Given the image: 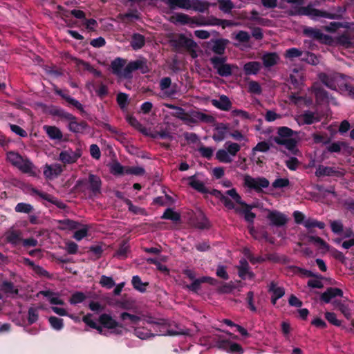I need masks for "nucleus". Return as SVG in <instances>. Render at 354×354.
<instances>
[{"label": "nucleus", "mask_w": 354, "mask_h": 354, "mask_svg": "<svg viewBox=\"0 0 354 354\" xmlns=\"http://www.w3.org/2000/svg\"><path fill=\"white\" fill-rule=\"evenodd\" d=\"M312 136L314 142L316 144L322 143L324 145H328L330 144L331 142V138L330 137H328L326 134L322 135L317 133H315L313 134Z\"/></svg>", "instance_id": "obj_59"}, {"label": "nucleus", "mask_w": 354, "mask_h": 354, "mask_svg": "<svg viewBox=\"0 0 354 354\" xmlns=\"http://www.w3.org/2000/svg\"><path fill=\"white\" fill-rule=\"evenodd\" d=\"M336 297H343L342 290L338 288L330 287L321 295L320 299L324 303L328 304L332 299Z\"/></svg>", "instance_id": "obj_22"}, {"label": "nucleus", "mask_w": 354, "mask_h": 354, "mask_svg": "<svg viewBox=\"0 0 354 354\" xmlns=\"http://www.w3.org/2000/svg\"><path fill=\"white\" fill-rule=\"evenodd\" d=\"M227 196H230L237 204L240 205L241 207L235 206L234 211L238 214H244V218L245 221L250 224H253L256 214L251 212L253 208L252 205L247 204L245 202L242 201L241 196L237 192L235 188H232L225 192Z\"/></svg>", "instance_id": "obj_4"}, {"label": "nucleus", "mask_w": 354, "mask_h": 354, "mask_svg": "<svg viewBox=\"0 0 354 354\" xmlns=\"http://www.w3.org/2000/svg\"><path fill=\"white\" fill-rule=\"evenodd\" d=\"M303 33L306 37L324 44H330L333 41L331 36L324 34L317 28L307 26L304 28Z\"/></svg>", "instance_id": "obj_13"}, {"label": "nucleus", "mask_w": 354, "mask_h": 354, "mask_svg": "<svg viewBox=\"0 0 354 354\" xmlns=\"http://www.w3.org/2000/svg\"><path fill=\"white\" fill-rule=\"evenodd\" d=\"M1 290L5 294L17 295L19 290L15 287L14 283L9 281H3L0 285Z\"/></svg>", "instance_id": "obj_38"}, {"label": "nucleus", "mask_w": 354, "mask_h": 354, "mask_svg": "<svg viewBox=\"0 0 354 354\" xmlns=\"http://www.w3.org/2000/svg\"><path fill=\"white\" fill-rule=\"evenodd\" d=\"M250 266L245 259H242L239 261V266H237L238 274L241 279H245L247 277L249 279H252L254 274L249 271Z\"/></svg>", "instance_id": "obj_26"}, {"label": "nucleus", "mask_w": 354, "mask_h": 354, "mask_svg": "<svg viewBox=\"0 0 354 354\" xmlns=\"http://www.w3.org/2000/svg\"><path fill=\"white\" fill-rule=\"evenodd\" d=\"M155 335H170L174 336L180 334L176 331L170 329V326L165 319H158L157 324L153 326Z\"/></svg>", "instance_id": "obj_15"}, {"label": "nucleus", "mask_w": 354, "mask_h": 354, "mask_svg": "<svg viewBox=\"0 0 354 354\" xmlns=\"http://www.w3.org/2000/svg\"><path fill=\"white\" fill-rule=\"evenodd\" d=\"M289 268L293 271L295 274H300L307 277H316L318 278L317 274H315L312 271L296 266H290Z\"/></svg>", "instance_id": "obj_50"}, {"label": "nucleus", "mask_w": 354, "mask_h": 354, "mask_svg": "<svg viewBox=\"0 0 354 354\" xmlns=\"http://www.w3.org/2000/svg\"><path fill=\"white\" fill-rule=\"evenodd\" d=\"M302 51L297 48H291L286 50L285 57L289 59L299 57L302 55Z\"/></svg>", "instance_id": "obj_64"}, {"label": "nucleus", "mask_w": 354, "mask_h": 354, "mask_svg": "<svg viewBox=\"0 0 354 354\" xmlns=\"http://www.w3.org/2000/svg\"><path fill=\"white\" fill-rule=\"evenodd\" d=\"M268 292H272L273 297L278 299L281 298L285 295V289L283 287H279L277 283L272 281L268 286Z\"/></svg>", "instance_id": "obj_44"}, {"label": "nucleus", "mask_w": 354, "mask_h": 354, "mask_svg": "<svg viewBox=\"0 0 354 354\" xmlns=\"http://www.w3.org/2000/svg\"><path fill=\"white\" fill-rule=\"evenodd\" d=\"M80 156V149H77L75 151H73L71 149H68L60 152L58 159L64 165L73 164L77 162Z\"/></svg>", "instance_id": "obj_14"}, {"label": "nucleus", "mask_w": 354, "mask_h": 354, "mask_svg": "<svg viewBox=\"0 0 354 354\" xmlns=\"http://www.w3.org/2000/svg\"><path fill=\"white\" fill-rule=\"evenodd\" d=\"M145 134L146 136H149L151 138L156 139V138H161V139H169L171 140L173 139L172 135L166 130H161L160 131H155L153 133H148L146 131Z\"/></svg>", "instance_id": "obj_48"}, {"label": "nucleus", "mask_w": 354, "mask_h": 354, "mask_svg": "<svg viewBox=\"0 0 354 354\" xmlns=\"http://www.w3.org/2000/svg\"><path fill=\"white\" fill-rule=\"evenodd\" d=\"M225 146L230 156H235L241 149V146L236 142H226Z\"/></svg>", "instance_id": "obj_57"}, {"label": "nucleus", "mask_w": 354, "mask_h": 354, "mask_svg": "<svg viewBox=\"0 0 354 354\" xmlns=\"http://www.w3.org/2000/svg\"><path fill=\"white\" fill-rule=\"evenodd\" d=\"M212 138L216 142H221L225 138L226 133L229 130V124L225 123H218L215 129Z\"/></svg>", "instance_id": "obj_29"}, {"label": "nucleus", "mask_w": 354, "mask_h": 354, "mask_svg": "<svg viewBox=\"0 0 354 354\" xmlns=\"http://www.w3.org/2000/svg\"><path fill=\"white\" fill-rule=\"evenodd\" d=\"M214 346L232 354H243V347L238 343L232 342L229 339H223L222 336L215 335L212 337Z\"/></svg>", "instance_id": "obj_7"}, {"label": "nucleus", "mask_w": 354, "mask_h": 354, "mask_svg": "<svg viewBox=\"0 0 354 354\" xmlns=\"http://www.w3.org/2000/svg\"><path fill=\"white\" fill-rule=\"evenodd\" d=\"M216 158L223 163H230L232 161L230 154L225 149H218L216 153Z\"/></svg>", "instance_id": "obj_51"}, {"label": "nucleus", "mask_w": 354, "mask_h": 354, "mask_svg": "<svg viewBox=\"0 0 354 354\" xmlns=\"http://www.w3.org/2000/svg\"><path fill=\"white\" fill-rule=\"evenodd\" d=\"M297 132L288 127H279L277 135L272 140L277 145L283 146L293 155H298L299 151L297 148V140L293 138Z\"/></svg>", "instance_id": "obj_2"}, {"label": "nucleus", "mask_w": 354, "mask_h": 354, "mask_svg": "<svg viewBox=\"0 0 354 354\" xmlns=\"http://www.w3.org/2000/svg\"><path fill=\"white\" fill-rule=\"evenodd\" d=\"M315 176L319 178L323 176L341 177L343 176V173L337 170L335 167L319 165L316 169Z\"/></svg>", "instance_id": "obj_18"}, {"label": "nucleus", "mask_w": 354, "mask_h": 354, "mask_svg": "<svg viewBox=\"0 0 354 354\" xmlns=\"http://www.w3.org/2000/svg\"><path fill=\"white\" fill-rule=\"evenodd\" d=\"M116 101L120 108L124 109L129 104V95L120 92L117 95Z\"/></svg>", "instance_id": "obj_56"}, {"label": "nucleus", "mask_w": 354, "mask_h": 354, "mask_svg": "<svg viewBox=\"0 0 354 354\" xmlns=\"http://www.w3.org/2000/svg\"><path fill=\"white\" fill-rule=\"evenodd\" d=\"M136 337L141 339H147L149 337H154V334L145 328H137L134 330Z\"/></svg>", "instance_id": "obj_52"}, {"label": "nucleus", "mask_w": 354, "mask_h": 354, "mask_svg": "<svg viewBox=\"0 0 354 354\" xmlns=\"http://www.w3.org/2000/svg\"><path fill=\"white\" fill-rule=\"evenodd\" d=\"M88 127V123L86 121L81 120L80 122H78L76 117L75 120H72L68 125L69 131L74 133H82Z\"/></svg>", "instance_id": "obj_28"}, {"label": "nucleus", "mask_w": 354, "mask_h": 354, "mask_svg": "<svg viewBox=\"0 0 354 354\" xmlns=\"http://www.w3.org/2000/svg\"><path fill=\"white\" fill-rule=\"evenodd\" d=\"M64 171L63 167L58 163L54 165L46 164L44 169V175L48 179L59 176Z\"/></svg>", "instance_id": "obj_21"}, {"label": "nucleus", "mask_w": 354, "mask_h": 354, "mask_svg": "<svg viewBox=\"0 0 354 354\" xmlns=\"http://www.w3.org/2000/svg\"><path fill=\"white\" fill-rule=\"evenodd\" d=\"M207 194H209L214 196H215L216 198L219 199V201L224 205V206L227 208L228 209H235V205L232 202V201L226 195L223 194L221 191L212 189L211 191L209 190V192Z\"/></svg>", "instance_id": "obj_24"}, {"label": "nucleus", "mask_w": 354, "mask_h": 354, "mask_svg": "<svg viewBox=\"0 0 354 354\" xmlns=\"http://www.w3.org/2000/svg\"><path fill=\"white\" fill-rule=\"evenodd\" d=\"M218 4L219 9L225 13L230 12L234 8V4L231 0H219Z\"/></svg>", "instance_id": "obj_63"}, {"label": "nucleus", "mask_w": 354, "mask_h": 354, "mask_svg": "<svg viewBox=\"0 0 354 354\" xmlns=\"http://www.w3.org/2000/svg\"><path fill=\"white\" fill-rule=\"evenodd\" d=\"M98 321L103 327L113 330L111 333L116 335L122 334V329L124 328V324L116 322L110 315L106 313L100 315Z\"/></svg>", "instance_id": "obj_11"}, {"label": "nucleus", "mask_w": 354, "mask_h": 354, "mask_svg": "<svg viewBox=\"0 0 354 354\" xmlns=\"http://www.w3.org/2000/svg\"><path fill=\"white\" fill-rule=\"evenodd\" d=\"M165 3L171 10L182 8L185 10L192 9L201 13L209 11L211 6L206 0H165Z\"/></svg>", "instance_id": "obj_3"}, {"label": "nucleus", "mask_w": 354, "mask_h": 354, "mask_svg": "<svg viewBox=\"0 0 354 354\" xmlns=\"http://www.w3.org/2000/svg\"><path fill=\"white\" fill-rule=\"evenodd\" d=\"M216 282L217 280L214 278L210 277H202L201 278L194 279L192 283L187 285V288L189 290L196 293L199 290H201L202 283H208L211 285H215Z\"/></svg>", "instance_id": "obj_19"}, {"label": "nucleus", "mask_w": 354, "mask_h": 354, "mask_svg": "<svg viewBox=\"0 0 354 354\" xmlns=\"http://www.w3.org/2000/svg\"><path fill=\"white\" fill-rule=\"evenodd\" d=\"M261 68V64L257 61H251L243 65V70L245 75H257Z\"/></svg>", "instance_id": "obj_31"}, {"label": "nucleus", "mask_w": 354, "mask_h": 354, "mask_svg": "<svg viewBox=\"0 0 354 354\" xmlns=\"http://www.w3.org/2000/svg\"><path fill=\"white\" fill-rule=\"evenodd\" d=\"M301 118L303 120V123L308 125L320 121V118L317 116L314 112L310 111H305L301 115Z\"/></svg>", "instance_id": "obj_37"}, {"label": "nucleus", "mask_w": 354, "mask_h": 354, "mask_svg": "<svg viewBox=\"0 0 354 354\" xmlns=\"http://www.w3.org/2000/svg\"><path fill=\"white\" fill-rule=\"evenodd\" d=\"M213 45L211 48L212 50L218 55H223L225 52L229 41L227 39H212Z\"/></svg>", "instance_id": "obj_27"}, {"label": "nucleus", "mask_w": 354, "mask_h": 354, "mask_svg": "<svg viewBox=\"0 0 354 354\" xmlns=\"http://www.w3.org/2000/svg\"><path fill=\"white\" fill-rule=\"evenodd\" d=\"M189 185L202 194H207L209 189L205 186L204 183L196 179L195 176H192L189 178Z\"/></svg>", "instance_id": "obj_35"}, {"label": "nucleus", "mask_w": 354, "mask_h": 354, "mask_svg": "<svg viewBox=\"0 0 354 354\" xmlns=\"http://www.w3.org/2000/svg\"><path fill=\"white\" fill-rule=\"evenodd\" d=\"M17 168L22 173L28 174L30 176L36 177L37 173L36 167L34 164L27 158H23L21 162L19 164Z\"/></svg>", "instance_id": "obj_20"}, {"label": "nucleus", "mask_w": 354, "mask_h": 354, "mask_svg": "<svg viewBox=\"0 0 354 354\" xmlns=\"http://www.w3.org/2000/svg\"><path fill=\"white\" fill-rule=\"evenodd\" d=\"M129 252V245L127 244V242L126 241H122L114 256L119 259H124L127 257V254Z\"/></svg>", "instance_id": "obj_45"}, {"label": "nucleus", "mask_w": 354, "mask_h": 354, "mask_svg": "<svg viewBox=\"0 0 354 354\" xmlns=\"http://www.w3.org/2000/svg\"><path fill=\"white\" fill-rule=\"evenodd\" d=\"M337 44L346 48H354V35L344 32L337 39Z\"/></svg>", "instance_id": "obj_32"}, {"label": "nucleus", "mask_w": 354, "mask_h": 354, "mask_svg": "<svg viewBox=\"0 0 354 354\" xmlns=\"http://www.w3.org/2000/svg\"><path fill=\"white\" fill-rule=\"evenodd\" d=\"M110 67L113 75L129 80L133 78V73L136 71H140L142 74H146L150 71L147 62L144 58L130 61L127 64V59L116 57L111 62Z\"/></svg>", "instance_id": "obj_1"}, {"label": "nucleus", "mask_w": 354, "mask_h": 354, "mask_svg": "<svg viewBox=\"0 0 354 354\" xmlns=\"http://www.w3.org/2000/svg\"><path fill=\"white\" fill-rule=\"evenodd\" d=\"M345 10L346 9L342 6H338L337 8L336 12L335 13H330L326 10H319L318 18L324 17L330 19H342L343 18V14Z\"/></svg>", "instance_id": "obj_30"}, {"label": "nucleus", "mask_w": 354, "mask_h": 354, "mask_svg": "<svg viewBox=\"0 0 354 354\" xmlns=\"http://www.w3.org/2000/svg\"><path fill=\"white\" fill-rule=\"evenodd\" d=\"M211 102L216 108L225 111H230L232 104L229 97L225 95H221L218 100H212Z\"/></svg>", "instance_id": "obj_25"}, {"label": "nucleus", "mask_w": 354, "mask_h": 354, "mask_svg": "<svg viewBox=\"0 0 354 354\" xmlns=\"http://www.w3.org/2000/svg\"><path fill=\"white\" fill-rule=\"evenodd\" d=\"M41 293L48 298L49 302L53 305H64V302L62 299L57 297H51L53 292L49 290L42 291Z\"/></svg>", "instance_id": "obj_60"}, {"label": "nucleus", "mask_w": 354, "mask_h": 354, "mask_svg": "<svg viewBox=\"0 0 354 354\" xmlns=\"http://www.w3.org/2000/svg\"><path fill=\"white\" fill-rule=\"evenodd\" d=\"M315 95L316 100L319 102H324L328 98V92L323 88L319 87L315 89Z\"/></svg>", "instance_id": "obj_55"}, {"label": "nucleus", "mask_w": 354, "mask_h": 354, "mask_svg": "<svg viewBox=\"0 0 354 354\" xmlns=\"http://www.w3.org/2000/svg\"><path fill=\"white\" fill-rule=\"evenodd\" d=\"M265 68H270L277 65L280 61V57L276 52H266L261 57Z\"/></svg>", "instance_id": "obj_23"}, {"label": "nucleus", "mask_w": 354, "mask_h": 354, "mask_svg": "<svg viewBox=\"0 0 354 354\" xmlns=\"http://www.w3.org/2000/svg\"><path fill=\"white\" fill-rule=\"evenodd\" d=\"M162 219L170 220L173 222L177 223L180 221V215L179 213L174 211L172 208H167L163 214L161 216Z\"/></svg>", "instance_id": "obj_42"}, {"label": "nucleus", "mask_w": 354, "mask_h": 354, "mask_svg": "<svg viewBox=\"0 0 354 354\" xmlns=\"http://www.w3.org/2000/svg\"><path fill=\"white\" fill-rule=\"evenodd\" d=\"M187 120L190 123H198L203 122L208 124H212L215 122V118L211 115L205 114L201 111H194L190 114L187 113Z\"/></svg>", "instance_id": "obj_16"}, {"label": "nucleus", "mask_w": 354, "mask_h": 354, "mask_svg": "<svg viewBox=\"0 0 354 354\" xmlns=\"http://www.w3.org/2000/svg\"><path fill=\"white\" fill-rule=\"evenodd\" d=\"M243 185L251 190L257 193L263 192V189H266L270 185L269 180L265 177L253 178L250 175H245L243 178Z\"/></svg>", "instance_id": "obj_8"}, {"label": "nucleus", "mask_w": 354, "mask_h": 354, "mask_svg": "<svg viewBox=\"0 0 354 354\" xmlns=\"http://www.w3.org/2000/svg\"><path fill=\"white\" fill-rule=\"evenodd\" d=\"M56 93L59 95H60L63 99H64L68 103L75 107L77 109H78L82 113L84 112V109L82 104L78 100L71 97L68 95L64 94L62 91H57Z\"/></svg>", "instance_id": "obj_40"}, {"label": "nucleus", "mask_w": 354, "mask_h": 354, "mask_svg": "<svg viewBox=\"0 0 354 354\" xmlns=\"http://www.w3.org/2000/svg\"><path fill=\"white\" fill-rule=\"evenodd\" d=\"M127 121L128 123L134 127L136 129L139 130L142 133H145L146 129L142 128V124L133 115H128L127 117Z\"/></svg>", "instance_id": "obj_61"}, {"label": "nucleus", "mask_w": 354, "mask_h": 354, "mask_svg": "<svg viewBox=\"0 0 354 354\" xmlns=\"http://www.w3.org/2000/svg\"><path fill=\"white\" fill-rule=\"evenodd\" d=\"M131 283L133 287L140 292H145L147 290V287L149 286L148 282L143 283L141 278L138 275L132 277Z\"/></svg>", "instance_id": "obj_46"}, {"label": "nucleus", "mask_w": 354, "mask_h": 354, "mask_svg": "<svg viewBox=\"0 0 354 354\" xmlns=\"http://www.w3.org/2000/svg\"><path fill=\"white\" fill-rule=\"evenodd\" d=\"M209 61L217 74L221 77L231 76L235 71H239L237 65L226 63V56H213Z\"/></svg>", "instance_id": "obj_5"}, {"label": "nucleus", "mask_w": 354, "mask_h": 354, "mask_svg": "<svg viewBox=\"0 0 354 354\" xmlns=\"http://www.w3.org/2000/svg\"><path fill=\"white\" fill-rule=\"evenodd\" d=\"M26 192L28 194H30V195H32V196L37 195L42 199L55 205L57 207H58L61 209H65L67 207V205L64 203H63L62 201L57 199V198H55V196H53L49 194L39 191V189L34 187L31 185H26Z\"/></svg>", "instance_id": "obj_10"}, {"label": "nucleus", "mask_w": 354, "mask_h": 354, "mask_svg": "<svg viewBox=\"0 0 354 354\" xmlns=\"http://www.w3.org/2000/svg\"><path fill=\"white\" fill-rule=\"evenodd\" d=\"M122 321L125 322L126 320H129L132 324H138V323L140 321V317L136 315L130 314L127 312H123L120 314V316Z\"/></svg>", "instance_id": "obj_58"}, {"label": "nucleus", "mask_w": 354, "mask_h": 354, "mask_svg": "<svg viewBox=\"0 0 354 354\" xmlns=\"http://www.w3.org/2000/svg\"><path fill=\"white\" fill-rule=\"evenodd\" d=\"M319 79L321 82L328 88L332 90H336L337 84L334 77L327 75L326 73H321L319 75Z\"/></svg>", "instance_id": "obj_41"}, {"label": "nucleus", "mask_w": 354, "mask_h": 354, "mask_svg": "<svg viewBox=\"0 0 354 354\" xmlns=\"http://www.w3.org/2000/svg\"><path fill=\"white\" fill-rule=\"evenodd\" d=\"M24 158L18 153L9 151L7 153V160L15 167L21 162Z\"/></svg>", "instance_id": "obj_49"}, {"label": "nucleus", "mask_w": 354, "mask_h": 354, "mask_svg": "<svg viewBox=\"0 0 354 354\" xmlns=\"http://www.w3.org/2000/svg\"><path fill=\"white\" fill-rule=\"evenodd\" d=\"M270 145L266 141H261L257 144L255 147L252 149L251 154L252 157L255 156L257 152H263L266 153L270 149Z\"/></svg>", "instance_id": "obj_47"}, {"label": "nucleus", "mask_w": 354, "mask_h": 354, "mask_svg": "<svg viewBox=\"0 0 354 354\" xmlns=\"http://www.w3.org/2000/svg\"><path fill=\"white\" fill-rule=\"evenodd\" d=\"M145 44V37L140 33H134L132 35L131 41V46L133 50L142 48Z\"/></svg>", "instance_id": "obj_36"}, {"label": "nucleus", "mask_w": 354, "mask_h": 354, "mask_svg": "<svg viewBox=\"0 0 354 354\" xmlns=\"http://www.w3.org/2000/svg\"><path fill=\"white\" fill-rule=\"evenodd\" d=\"M267 218L270 221V225L276 227L284 226L288 222L287 216L284 214L277 210L270 211L268 213Z\"/></svg>", "instance_id": "obj_17"}, {"label": "nucleus", "mask_w": 354, "mask_h": 354, "mask_svg": "<svg viewBox=\"0 0 354 354\" xmlns=\"http://www.w3.org/2000/svg\"><path fill=\"white\" fill-rule=\"evenodd\" d=\"M195 225L197 228L201 230L208 229L210 227L208 219L203 214H201V218H196Z\"/></svg>", "instance_id": "obj_62"}, {"label": "nucleus", "mask_w": 354, "mask_h": 354, "mask_svg": "<svg viewBox=\"0 0 354 354\" xmlns=\"http://www.w3.org/2000/svg\"><path fill=\"white\" fill-rule=\"evenodd\" d=\"M304 227L308 230L309 232L313 233V228L318 227L319 229H324L325 224L324 222L319 221L315 218H308L304 222Z\"/></svg>", "instance_id": "obj_39"}, {"label": "nucleus", "mask_w": 354, "mask_h": 354, "mask_svg": "<svg viewBox=\"0 0 354 354\" xmlns=\"http://www.w3.org/2000/svg\"><path fill=\"white\" fill-rule=\"evenodd\" d=\"M319 9L313 8L311 4L307 6H293L288 12L290 16H308L313 20H317Z\"/></svg>", "instance_id": "obj_12"}, {"label": "nucleus", "mask_w": 354, "mask_h": 354, "mask_svg": "<svg viewBox=\"0 0 354 354\" xmlns=\"http://www.w3.org/2000/svg\"><path fill=\"white\" fill-rule=\"evenodd\" d=\"M33 209L32 205L26 203H19L15 207V211L17 213L30 214Z\"/></svg>", "instance_id": "obj_53"}, {"label": "nucleus", "mask_w": 354, "mask_h": 354, "mask_svg": "<svg viewBox=\"0 0 354 354\" xmlns=\"http://www.w3.org/2000/svg\"><path fill=\"white\" fill-rule=\"evenodd\" d=\"M86 186H88V189L91 190L92 194L96 196L101 193L102 180L98 176L89 174L88 179H79L76 182L73 189L84 191L83 188Z\"/></svg>", "instance_id": "obj_6"}, {"label": "nucleus", "mask_w": 354, "mask_h": 354, "mask_svg": "<svg viewBox=\"0 0 354 354\" xmlns=\"http://www.w3.org/2000/svg\"><path fill=\"white\" fill-rule=\"evenodd\" d=\"M51 113L53 115L57 116V117H59V118H61L62 120H68V121H69V122H71V121L72 120H75V115H73V114L66 111L65 110H64L63 109H61V108L54 109L51 111Z\"/></svg>", "instance_id": "obj_43"}, {"label": "nucleus", "mask_w": 354, "mask_h": 354, "mask_svg": "<svg viewBox=\"0 0 354 354\" xmlns=\"http://www.w3.org/2000/svg\"><path fill=\"white\" fill-rule=\"evenodd\" d=\"M6 241L13 245H18L22 241L19 230H10L6 233Z\"/></svg>", "instance_id": "obj_33"}, {"label": "nucleus", "mask_w": 354, "mask_h": 354, "mask_svg": "<svg viewBox=\"0 0 354 354\" xmlns=\"http://www.w3.org/2000/svg\"><path fill=\"white\" fill-rule=\"evenodd\" d=\"M48 322L51 327L56 330H60L64 328V322L61 318H58L55 316H50L48 318Z\"/></svg>", "instance_id": "obj_54"}, {"label": "nucleus", "mask_w": 354, "mask_h": 354, "mask_svg": "<svg viewBox=\"0 0 354 354\" xmlns=\"http://www.w3.org/2000/svg\"><path fill=\"white\" fill-rule=\"evenodd\" d=\"M44 129L47 136L51 140H61L62 139L63 133L58 127H57L55 126L46 125L44 127Z\"/></svg>", "instance_id": "obj_34"}, {"label": "nucleus", "mask_w": 354, "mask_h": 354, "mask_svg": "<svg viewBox=\"0 0 354 354\" xmlns=\"http://www.w3.org/2000/svg\"><path fill=\"white\" fill-rule=\"evenodd\" d=\"M172 45L175 48H185L192 58H196L198 57V54L195 50L197 47V44L192 39L187 37L183 34H180L176 39L172 40Z\"/></svg>", "instance_id": "obj_9"}]
</instances>
